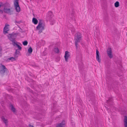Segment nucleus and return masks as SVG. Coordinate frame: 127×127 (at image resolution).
Wrapping results in <instances>:
<instances>
[{
	"label": "nucleus",
	"mask_w": 127,
	"mask_h": 127,
	"mask_svg": "<svg viewBox=\"0 0 127 127\" xmlns=\"http://www.w3.org/2000/svg\"><path fill=\"white\" fill-rule=\"evenodd\" d=\"M115 73L111 72V70H108L107 72L106 80L108 84L112 86V88L114 87L118 84V83L113 79Z\"/></svg>",
	"instance_id": "f257e3e1"
},
{
	"label": "nucleus",
	"mask_w": 127,
	"mask_h": 127,
	"mask_svg": "<svg viewBox=\"0 0 127 127\" xmlns=\"http://www.w3.org/2000/svg\"><path fill=\"white\" fill-rule=\"evenodd\" d=\"M10 7V5L8 2H6L4 3V7L3 11L4 13H7L10 15L13 14V10L14 9Z\"/></svg>",
	"instance_id": "f03ea898"
},
{
	"label": "nucleus",
	"mask_w": 127,
	"mask_h": 127,
	"mask_svg": "<svg viewBox=\"0 0 127 127\" xmlns=\"http://www.w3.org/2000/svg\"><path fill=\"white\" fill-rule=\"evenodd\" d=\"M54 15L51 11L48 12L47 14L46 20L47 21H49L50 22L51 24L53 25L55 23V20L53 19Z\"/></svg>",
	"instance_id": "7ed1b4c3"
},
{
	"label": "nucleus",
	"mask_w": 127,
	"mask_h": 127,
	"mask_svg": "<svg viewBox=\"0 0 127 127\" xmlns=\"http://www.w3.org/2000/svg\"><path fill=\"white\" fill-rule=\"evenodd\" d=\"M74 9H72L69 13L70 19L68 20V22L70 24L75 22V20L74 16Z\"/></svg>",
	"instance_id": "20e7f679"
},
{
	"label": "nucleus",
	"mask_w": 127,
	"mask_h": 127,
	"mask_svg": "<svg viewBox=\"0 0 127 127\" xmlns=\"http://www.w3.org/2000/svg\"><path fill=\"white\" fill-rule=\"evenodd\" d=\"M8 71V69L5 66L2 64H1L0 65V73L3 74L6 73H7Z\"/></svg>",
	"instance_id": "39448f33"
},
{
	"label": "nucleus",
	"mask_w": 127,
	"mask_h": 127,
	"mask_svg": "<svg viewBox=\"0 0 127 127\" xmlns=\"http://www.w3.org/2000/svg\"><path fill=\"white\" fill-rule=\"evenodd\" d=\"M19 0H14V4L15 9L17 12H19L20 11V8L19 4Z\"/></svg>",
	"instance_id": "423d86ee"
},
{
	"label": "nucleus",
	"mask_w": 127,
	"mask_h": 127,
	"mask_svg": "<svg viewBox=\"0 0 127 127\" xmlns=\"http://www.w3.org/2000/svg\"><path fill=\"white\" fill-rule=\"evenodd\" d=\"M112 98L111 97H109L108 99L107 100L106 103H107V105L110 107H112L114 104L113 102Z\"/></svg>",
	"instance_id": "0eeeda50"
},
{
	"label": "nucleus",
	"mask_w": 127,
	"mask_h": 127,
	"mask_svg": "<svg viewBox=\"0 0 127 127\" xmlns=\"http://www.w3.org/2000/svg\"><path fill=\"white\" fill-rule=\"evenodd\" d=\"M81 34L79 32H78L77 33L76 38H75L74 41L75 42L78 43L79 42L80 40L81 39Z\"/></svg>",
	"instance_id": "6e6552de"
},
{
	"label": "nucleus",
	"mask_w": 127,
	"mask_h": 127,
	"mask_svg": "<svg viewBox=\"0 0 127 127\" xmlns=\"http://www.w3.org/2000/svg\"><path fill=\"white\" fill-rule=\"evenodd\" d=\"M28 81L30 83L31 86L33 89H34L35 87L36 86L35 82L31 79H29Z\"/></svg>",
	"instance_id": "1a4fd4ad"
},
{
	"label": "nucleus",
	"mask_w": 127,
	"mask_h": 127,
	"mask_svg": "<svg viewBox=\"0 0 127 127\" xmlns=\"http://www.w3.org/2000/svg\"><path fill=\"white\" fill-rule=\"evenodd\" d=\"M107 53L108 56L110 58H112L113 57L111 48L110 47H108L107 50Z\"/></svg>",
	"instance_id": "9d476101"
},
{
	"label": "nucleus",
	"mask_w": 127,
	"mask_h": 127,
	"mask_svg": "<svg viewBox=\"0 0 127 127\" xmlns=\"http://www.w3.org/2000/svg\"><path fill=\"white\" fill-rule=\"evenodd\" d=\"M75 44L76 46V50L77 57H78V58L80 57L81 58V54L80 52V51L78 49V43H77V42H75Z\"/></svg>",
	"instance_id": "9b49d317"
},
{
	"label": "nucleus",
	"mask_w": 127,
	"mask_h": 127,
	"mask_svg": "<svg viewBox=\"0 0 127 127\" xmlns=\"http://www.w3.org/2000/svg\"><path fill=\"white\" fill-rule=\"evenodd\" d=\"M8 36V39L10 40H15L16 37V36L15 35L14 33H12V34H9Z\"/></svg>",
	"instance_id": "f8f14e48"
},
{
	"label": "nucleus",
	"mask_w": 127,
	"mask_h": 127,
	"mask_svg": "<svg viewBox=\"0 0 127 127\" xmlns=\"http://www.w3.org/2000/svg\"><path fill=\"white\" fill-rule=\"evenodd\" d=\"M96 60L99 63L101 62V59L100 58L99 53L97 49H96Z\"/></svg>",
	"instance_id": "ddd939ff"
},
{
	"label": "nucleus",
	"mask_w": 127,
	"mask_h": 127,
	"mask_svg": "<svg viewBox=\"0 0 127 127\" xmlns=\"http://www.w3.org/2000/svg\"><path fill=\"white\" fill-rule=\"evenodd\" d=\"M9 26V24H5V26L3 29V33L4 34L8 33V31H9L8 28L7 27V26Z\"/></svg>",
	"instance_id": "4468645a"
},
{
	"label": "nucleus",
	"mask_w": 127,
	"mask_h": 127,
	"mask_svg": "<svg viewBox=\"0 0 127 127\" xmlns=\"http://www.w3.org/2000/svg\"><path fill=\"white\" fill-rule=\"evenodd\" d=\"M69 52L67 51H66L65 52L64 58L65 61L66 62L68 61V59L70 57V55L69 54Z\"/></svg>",
	"instance_id": "2eb2a0df"
},
{
	"label": "nucleus",
	"mask_w": 127,
	"mask_h": 127,
	"mask_svg": "<svg viewBox=\"0 0 127 127\" xmlns=\"http://www.w3.org/2000/svg\"><path fill=\"white\" fill-rule=\"evenodd\" d=\"M65 123L64 120H63L60 123L58 124L56 127H64Z\"/></svg>",
	"instance_id": "dca6fc26"
},
{
	"label": "nucleus",
	"mask_w": 127,
	"mask_h": 127,
	"mask_svg": "<svg viewBox=\"0 0 127 127\" xmlns=\"http://www.w3.org/2000/svg\"><path fill=\"white\" fill-rule=\"evenodd\" d=\"M42 20H39V24L37 26L36 29L37 30H39L41 27H44L43 25H42Z\"/></svg>",
	"instance_id": "f3484780"
},
{
	"label": "nucleus",
	"mask_w": 127,
	"mask_h": 127,
	"mask_svg": "<svg viewBox=\"0 0 127 127\" xmlns=\"http://www.w3.org/2000/svg\"><path fill=\"white\" fill-rule=\"evenodd\" d=\"M1 119L3 122L5 124V125L6 126H7L8 122V120L5 119L3 116H2Z\"/></svg>",
	"instance_id": "a211bd4d"
},
{
	"label": "nucleus",
	"mask_w": 127,
	"mask_h": 127,
	"mask_svg": "<svg viewBox=\"0 0 127 127\" xmlns=\"http://www.w3.org/2000/svg\"><path fill=\"white\" fill-rule=\"evenodd\" d=\"M89 97L91 100L92 101H94V94L92 92L91 94H90V93H89Z\"/></svg>",
	"instance_id": "6ab92c4d"
},
{
	"label": "nucleus",
	"mask_w": 127,
	"mask_h": 127,
	"mask_svg": "<svg viewBox=\"0 0 127 127\" xmlns=\"http://www.w3.org/2000/svg\"><path fill=\"white\" fill-rule=\"evenodd\" d=\"M124 122L125 127H127V116H125Z\"/></svg>",
	"instance_id": "aec40b11"
},
{
	"label": "nucleus",
	"mask_w": 127,
	"mask_h": 127,
	"mask_svg": "<svg viewBox=\"0 0 127 127\" xmlns=\"http://www.w3.org/2000/svg\"><path fill=\"white\" fill-rule=\"evenodd\" d=\"M10 106L11 107V109L12 112H13L14 113H15L16 112V109L14 107L12 104H10Z\"/></svg>",
	"instance_id": "412c9836"
},
{
	"label": "nucleus",
	"mask_w": 127,
	"mask_h": 127,
	"mask_svg": "<svg viewBox=\"0 0 127 127\" xmlns=\"http://www.w3.org/2000/svg\"><path fill=\"white\" fill-rule=\"evenodd\" d=\"M10 41L12 42V44L14 46H16L17 44V43L20 44L17 41L15 42V40H10Z\"/></svg>",
	"instance_id": "4be33fe9"
},
{
	"label": "nucleus",
	"mask_w": 127,
	"mask_h": 127,
	"mask_svg": "<svg viewBox=\"0 0 127 127\" xmlns=\"http://www.w3.org/2000/svg\"><path fill=\"white\" fill-rule=\"evenodd\" d=\"M32 22L34 24L36 25L37 24L38 21L36 18L34 17L32 19Z\"/></svg>",
	"instance_id": "5701e85b"
},
{
	"label": "nucleus",
	"mask_w": 127,
	"mask_h": 127,
	"mask_svg": "<svg viewBox=\"0 0 127 127\" xmlns=\"http://www.w3.org/2000/svg\"><path fill=\"white\" fill-rule=\"evenodd\" d=\"M54 51L56 53H59V48L56 46L54 48Z\"/></svg>",
	"instance_id": "b1692460"
},
{
	"label": "nucleus",
	"mask_w": 127,
	"mask_h": 127,
	"mask_svg": "<svg viewBox=\"0 0 127 127\" xmlns=\"http://www.w3.org/2000/svg\"><path fill=\"white\" fill-rule=\"evenodd\" d=\"M28 52L29 53V54H27V55L28 56H29L30 55V54H31L32 51V49L31 47L29 48V49L28 50Z\"/></svg>",
	"instance_id": "393cba45"
},
{
	"label": "nucleus",
	"mask_w": 127,
	"mask_h": 127,
	"mask_svg": "<svg viewBox=\"0 0 127 127\" xmlns=\"http://www.w3.org/2000/svg\"><path fill=\"white\" fill-rule=\"evenodd\" d=\"M113 33L114 34H116L118 33V32L117 29L116 28H114L113 31Z\"/></svg>",
	"instance_id": "a878e982"
},
{
	"label": "nucleus",
	"mask_w": 127,
	"mask_h": 127,
	"mask_svg": "<svg viewBox=\"0 0 127 127\" xmlns=\"http://www.w3.org/2000/svg\"><path fill=\"white\" fill-rule=\"evenodd\" d=\"M18 49L16 50L14 53V56L15 58H17V54H19L20 53V52L19 51H18Z\"/></svg>",
	"instance_id": "bb28decb"
},
{
	"label": "nucleus",
	"mask_w": 127,
	"mask_h": 127,
	"mask_svg": "<svg viewBox=\"0 0 127 127\" xmlns=\"http://www.w3.org/2000/svg\"><path fill=\"white\" fill-rule=\"evenodd\" d=\"M104 22L105 23L108 22V19L107 15L104 17Z\"/></svg>",
	"instance_id": "cd10ccee"
},
{
	"label": "nucleus",
	"mask_w": 127,
	"mask_h": 127,
	"mask_svg": "<svg viewBox=\"0 0 127 127\" xmlns=\"http://www.w3.org/2000/svg\"><path fill=\"white\" fill-rule=\"evenodd\" d=\"M44 29V27H41V28L39 30V31L38 32V33L40 34V33L42 32V31Z\"/></svg>",
	"instance_id": "c85d7f7f"
},
{
	"label": "nucleus",
	"mask_w": 127,
	"mask_h": 127,
	"mask_svg": "<svg viewBox=\"0 0 127 127\" xmlns=\"http://www.w3.org/2000/svg\"><path fill=\"white\" fill-rule=\"evenodd\" d=\"M114 5L115 7H117L119 6V3L118 1H116L114 4Z\"/></svg>",
	"instance_id": "c756f323"
},
{
	"label": "nucleus",
	"mask_w": 127,
	"mask_h": 127,
	"mask_svg": "<svg viewBox=\"0 0 127 127\" xmlns=\"http://www.w3.org/2000/svg\"><path fill=\"white\" fill-rule=\"evenodd\" d=\"M23 45L24 46H26L28 44V42L27 40H25L22 42Z\"/></svg>",
	"instance_id": "7c9ffc66"
},
{
	"label": "nucleus",
	"mask_w": 127,
	"mask_h": 127,
	"mask_svg": "<svg viewBox=\"0 0 127 127\" xmlns=\"http://www.w3.org/2000/svg\"><path fill=\"white\" fill-rule=\"evenodd\" d=\"M8 59L11 60L12 61H14L15 60V58H14L12 57L9 58Z\"/></svg>",
	"instance_id": "2f4dec72"
},
{
	"label": "nucleus",
	"mask_w": 127,
	"mask_h": 127,
	"mask_svg": "<svg viewBox=\"0 0 127 127\" xmlns=\"http://www.w3.org/2000/svg\"><path fill=\"white\" fill-rule=\"evenodd\" d=\"M18 48V49L20 50H21L22 49V47L20 46L18 44H17V45L16 46Z\"/></svg>",
	"instance_id": "473e14b6"
},
{
	"label": "nucleus",
	"mask_w": 127,
	"mask_h": 127,
	"mask_svg": "<svg viewBox=\"0 0 127 127\" xmlns=\"http://www.w3.org/2000/svg\"><path fill=\"white\" fill-rule=\"evenodd\" d=\"M27 89L29 90V92H31V93H33V91L31 89H30V88L27 87Z\"/></svg>",
	"instance_id": "72a5a7b5"
},
{
	"label": "nucleus",
	"mask_w": 127,
	"mask_h": 127,
	"mask_svg": "<svg viewBox=\"0 0 127 127\" xmlns=\"http://www.w3.org/2000/svg\"><path fill=\"white\" fill-rule=\"evenodd\" d=\"M20 28V30H19L20 31V32H25V31H23V30L21 28Z\"/></svg>",
	"instance_id": "f704fd0d"
},
{
	"label": "nucleus",
	"mask_w": 127,
	"mask_h": 127,
	"mask_svg": "<svg viewBox=\"0 0 127 127\" xmlns=\"http://www.w3.org/2000/svg\"><path fill=\"white\" fill-rule=\"evenodd\" d=\"M0 7L1 6H4V4L3 3H2V2H0Z\"/></svg>",
	"instance_id": "c9c22d12"
},
{
	"label": "nucleus",
	"mask_w": 127,
	"mask_h": 127,
	"mask_svg": "<svg viewBox=\"0 0 127 127\" xmlns=\"http://www.w3.org/2000/svg\"><path fill=\"white\" fill-rule=\"evenodd\" d=\"M29 127H34V126H33L32 125L30 124H29Z\"/></svg>",
	"instance_id": "e433bc0d"
},
{
	"label": "nucleus",
	"mask_w": 127,
	"mask_h": 127,
	"mask_svg": "<svg viewBox=\"0 0 127 127\" xmlns=\"http://www.w3.org/2000/svg\"><path fill=\"white\" fill-rule=\"evenodd\" d=\"M14 34H15V35L17 36V35L18 34V33H14Z\"/></svg>",
	"instance_id": "4c0bfd02"
},
{
	"label": "nucleus",
	"mask_w": 127,
	"mask_h": 127,
	"mask_svg": "<svg viewBox=\"0 0 127 127\" xmlns=\"http://www.w3.org/2000/svg\"><path fill=\"white\" fill-rule=\"evenodd\" d=\"M15 22L17 23L20 24V23L21 22H17L16 21Z\"/></svg>",
	"instance_id": "58836bf2"
},
{
	"label": "nucleus",
	"mask_w": 127,
	"mask_h": 127,
	"mask_svg": "<svg viewBox=\"0 0 127 127\" xmlns=\"http://www.w3.org/2000/svg\"><path fill=\"white\" fill-rule=\"evenodd\" d=\"M71 31H72L74 32L75 31V30L74 29H72L71 30Z\"/></svg>",
	"instance_id": "ea45409f"
},
{
	"label": "nucleus",
	"mask_w": 127,
	"mask_h": 127,
	"mask_svg": "<svg viewBox=\"0 0 127 127\" xmlns=\"http://www.w3.org/2000/svg\"><path fill=\"white\" fill-rule=\"evenodd\" d=\"M2 54L1 53V52H0V57H1L2 56Z\"/></svg>",
	"instance_id": "a19ab883"
},
{
	"label": "nucleus",
	"mask_w": 127,
	"mask_h": 127,
	"mask_svg": "<svg viewBox=\"0 0 127 127\" xmlns=\"http://www.w3.org/2000/svg\"><path fill=\"white\" fill-rule=\"evenodd\" d=\"M2 51V49L1 48V46H0V52H1Z\"/></svg>",
	"instance_id": "79ce46f5"
},
{
	"label": "nucleus",
	"mask_w": 127,
	"mask_h": 127,
	"mask_svg": "<svg viewBox=\"0 0 127 127\" xmlns=\"http://www.w3.org/2000/svg\"><path fill=\"white\" fill-rule=\"evenodd\" d=\"M105 107L107 109V110H108V109H109V108H108V107H106V106H105Z\"/></svg>",
	"instance_id": "37998d69"
},
{
	"label": "nucleus",
	"mask_w": 127,
	"mask_h": 127,
	"mask_svg": "<svg viewBox=\"0 0 127 127\" xmlns=\"http://www.w3.org/2000/svg\"><path fill=\"white\" fill-rule=\"evenodd\" d=\"M81 101H82V100H79V101H80V102H81Z\"/></svg>",
	"instance_id": "c03bdc74"
},
{
	"label": "nucleus",
	"mask_w": 127,
	"mask_h": 127,
	"mask_svg": "<svg viewBox=\"0 0 127 127\" xmlns=\"http://www.w3.org/2000/svg\"><path fill=\"white\" fill-rule=\"evenodd\" d=\"M109 66L107 67V68H109Z\"/></svg>",
	"instance_id": "a18cd8bd"
},
{
	"label": "nucleus",
	"mask_w": 127,
	"mask_h": 127,
	"mask_svg": "<svg viewBox=\"0 0 127 127\" xmlns=\"http://www.w3.org/2000/svg\"><path fill=\"white\" fill-rule=\"evenodd\" d=\"M30 76H31V74H30Z\"/></svg>",
	"instance_id": "49530a36"
}]
</instances>
